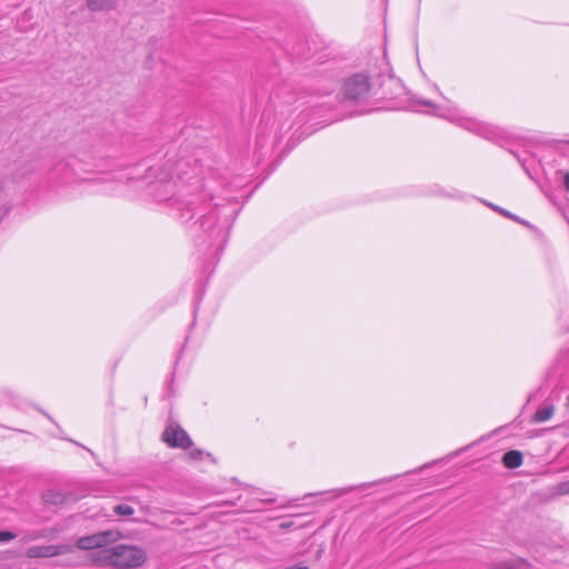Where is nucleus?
Listing matches in <instances>:
<instances>
[{"instance_id": "nucleus-5", "label": "nucleus", "mask_w": 569, "mask_h": 569, "mask_svg": "<svg viewBox=\"0 0 569 569\" xmlns=\"http://www.w3.org/2000/svg\"><path fill=\"white\" fill-rule=\"evenodd\" d=\"M72 550L69 545H48V546H32L28 549L27 556L29 558H50Z\"/></svg>"}, {"instance_id": "nucleus-2", "label": "nucleus", "mask_w": 569, "mask_h": 569, "mask_svg": "<svg viewBox=\"0 0 569 569\" xmlns=\"http://www.w3.org/2000/svg\"><path fill=\"white\" fill-rule=\"evenodd\" d=\"M369 89L368 78L363 74H356L345 82L343 96L348 100L358 101L367 97Z\"/></svg>"}, {"instance_id": "nucleus-12", "label": "nucleus", "mask_w": 569, "mask_h": 569, "mask_svg": "<svg viewBox=\"0 0 569 569\" xmlns=\"http://www.w3.org/2000/svg\"><path fill=\"white\" fill-rule=\"evenodd\" d=\"M16 538V535L11 531H0V542H7Z\"/></svg>"}, {"instance_id": "nucleus-11", "label": "nucleus", "mask_w": 569, "mask_h": 569, "mask_svg": "<svg viewBox=\"0 0 569 569\" xmlns=\"http://www.w3.org/2000/svg\"><path fill=\"white\" fill-rule=\"evenodd\" d=\"M113 511L118 516H123V517H128V516H131L134 513V509L131 506L124 505V503L114 506Z\"/></svg>"}, {"instance_id": "nucleus-10", "label": "nucleus", "mask_w": 569, "mask_h": 569, "mask_svg": "<svg viewBox=\"0 0 569 569\" xmlns=\"http://www.w3.org/2000/svg\"><path fill=\"white\" fill-rule=\"evenodd\" d=\"M43 499L47 503L59 505L64 502V496L59 491L49 490L43 495Z\"/></svg>"}, {"instance_id": "nucleus-1", "label": "nucleus", "mask_w": 569, "mask_h": 569, "mask_svg": "<svg viewBox=\"0 0 569 569\" xmlns=\"http://www.w3.org/2000/svg\"><path fill=\"white\" fill-rule=\"evenodd\" d=\"M103 559L108 565L120 569L136 568L146 561V553L136 546L118 545L102 550Z\"/></svg>"}, {"instance_id": "nucleus-17", "label": "nucleus", "mask_w": 569, "mask_h": 569, "mask_svg": "<svg viewBox=\"0 0 569 569\" xmlns=\"http://www.w3.org/2000/svg\"><path fill=\"white\" fill-rule=\"evenodd\" d=\"M502 214L507 216V217H510L512 219H516L512 214H510L508 211L503 210V209H498Z\"/></svg>"}, {"instance_id": "nucleus-7", "label": "nucleus", "mask_w": 569, "mask_h": 569, "mask_svg": "<svg viewBox=\"0 0 569 569\" xmlns=\"http://www.w3.org/2000/svg\"><path fill=\"white\" fill-rule=\"evenodd\" d=\"M522 453L518 450H510L502 457V463L509 469H516L522 465Z\"/></svg>"}, {"instance_id": "nucleus-13", "label": "nucleus", "mask_w": 569, "mask_h": 569, "mask_svg": "<svg viewBox=\"0 0 569 569\" xmlns=\"http://www.w3.org/2000/svg\"><path fill=\"white\" fill-rule=\"evenodd\" d=\"M559 490L563 495H569V480L566 482L560 483Z\"/></svg>"}, {"instance_id": "nucleus-15", "label": "nucleus", "mask_w": 569, "mask_h": 569, "mask_svg": "<svg viewBox=\"0 0 569 569\" xmlns=\"http://www.w3.org/2000/svg\"><path fill=\"white\" fill-rule=\"evenodd\" d=\"M201 455H202V451H201V450H194V451H191V452H190V457H191L192 459H198Z\"/></svg>"}, {"instance_id": "nucleus-6", "label": "nucleus", "mask_w": 569, "mask_h": 569, "mask_svg": "<svg viewBox=\"0 0 569 569\" xmlns=\"http://www.w3.org/2000/svg\"><path fill=\"white\" fill-rule=\"evenodd\" d=\"M119 0H87V7L91 11H109L118 6Z\"/></svg>"}, {"instance_id": "nucleus-16", "label": "nucleus", "mask_w": 569, "mask_h": 569, "mask_svg": "<svg viewBox=\"0 0 569 569\" xmlns=\"http://www.w3.org/2000/svg\"><path fill=\"white\" fill-rule=\"evenodd\" d=\"M563 184L566 189L569 191V172H567L563 177Z\"/></svg>"}, {"instance_id": "nucleus-4", "label": "nucleus", "mask_w": 569, "mask_h": 569, "mask_svg": "<svg viewBox=\"0 0 569 569\" xmlns=\"http://www.w3.org/2000/svg\"><path fill=\"white\" fill-rule=\"evenodd\" d=\"M162 440L172 448L188 449L192 441L188 433L179 426H169L162 433Z\"/></svg>"}, {"instance_id": "nucleus-8", "label": "nucleus", "mask_w": 569, "mask_h": 569, "mask_svg": "<svg viewBox=\"0 0 569 569\" xmlns=\"http://www.w3.org/2000/svg\"><path fill=\"white\" fill-rule=\"evenodd\" d=\"M528 562L523 559L499 561L493 565V569H526Z\"/></svg>"}, {"instance_id": "nucleus-14", "label": "nucleus", "mask_w": 569, "mask_h": 569, "mask_svg": "<svg viewBox=\"0 0 569 569\" xmlns=\"http://www.w3.org/2000/svg\"><path fill=\"white\" fill-rule=\"evenodd\" d=\"M10 208L9 207H2L0 208V221L4 219V217L9 213Z\"/></svg>"}, {"instance_id": "nucleus-18", "label": "nucleus", "mask_w": 569, "mask_h": 569, "mask_svg": "<svg viewBox=\"0 0 569 569\" xmlns=\"http://www.w3.org/2000/svg\"><path fill=\"white\" fill-rule=\"evenodd\" d=\"M566 406L569 408V396L566 399Z\"/></svg>"}, {"instance_id": "nucleus-9", "label": "nucleus", "mask_w": 569, "mask_h": 569, "mask_svg": "<svg viewBox=\"0 0 569 569\" xmlns=\"http://www.w3.org/2000/svg\"><path fill=\"white\" fill-rule=\"evenodd\" d=\"M555 408L552 405L540 408L536 411L533 420L536 422H543L549 420L553 415Z\"/></svg>"}, {"instance_id": "nucleus-3", "label": "nucleus", "mask_w": 569, "mask_h": 569, "mask_svg": "<svg viewBox=\"0 0 569 569\" xmlns=\"http://www.w3.org/2000/svg\"><path fill=\"white\" fill-rule=\"evenodd\" d=\"M117 533L107 530L90 536L81 537L77 540V548L82 550H91L96 548H102L109 542L116 540Z\"/></svg>"}]
</instances>
